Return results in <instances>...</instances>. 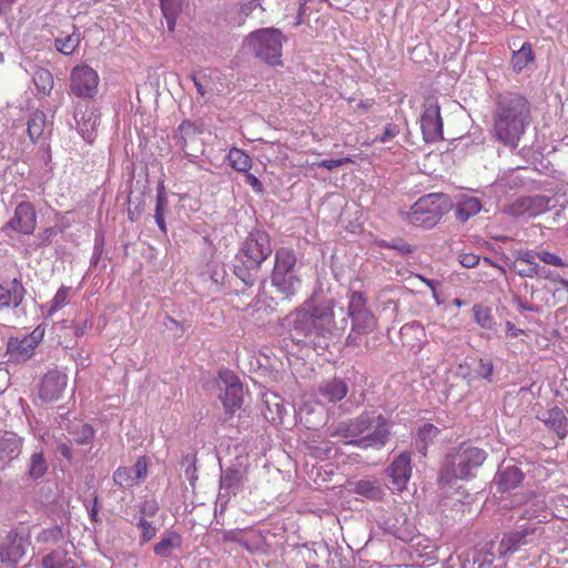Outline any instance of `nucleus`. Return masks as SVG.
<instances>
[{
	"label": "nucleus",
	"instance_id": "ea45409f",
	"mask_svg": "<svg viewBox=\"0 0 568 568\" xmlns=\"http://www.w3.org/2000/svg\"><path fill=\"white\" fill-rule=\"evenodd\" d=\"M81 41V34L74 30L71 34L65 37H58L54 39L55 49L64 55L72 54L79 47Z\"/></svg>",
	"mask_w": 568,
	"mask_h": 568
},
{
	"label": "nucleus",
	"instance_id": "aec40b11",
	"mask_svg": "<svg viewBox=\"0 0 568 568\" xmlns=\"http://www.w3.org/2000/svg\"><path fill=\"white\" fill-rule=\"evenodd\" d=\"M348 393V385L341 377L324 379L318 384L317 397L323 404H335L345 398Z\"/></svg>",
	"mask_w": 568,
	"mask_h": 568
},
{
	"label": "nucleus",
	"instance_id": "c756f323",
	"mask_svg": "<svg viewBox=\"0 0 568 568\" xmlns=\"http://www.w3.org/2000/svg\"><path fill=\"white\" fill-rule=\"evenodd\" d=\"M22 439L11 432L0 430V459L12 460L21 453Z\"/></svg>",
	"mask_w": 568,
	"mask_h": 568
},
{
	"label": "nucleus",
	"instance_id": "7ed1b4c3",
	"mask_svg": "<svg viewBox=\"0 0 568 568\" xmlns=\"http://www.w3.org/2000/svg\"><path fill=\"white\" fill-rule=\"evenodd\" d=\"M493 120L496 140L515 150L531 121L530 103L520 93H498L495 98Z\"/></svg>",
	"mask_w": 568,
	"mask_h": 568
},
{
	"label": "nucleus",
	"instance_id": "5701e85b",
	"mask_svg": "<svg viewBox=\"0 0 568 568\" xmlns=\"http://www.w3.org/2000/svg\"><path fill=\"white\" fill-rule=\"evenodd\" d=\"M26 288L18 278L0 283V310L19 307L26 296Z\"/></svg>",
	"mask_w": 568,
	"mask_h": 568
},
{
	"label": "nucleus",
	"instance_id": "6e6d98bb",
	"mask_svg": "<svg viewBox=\"0 0 568 568\" xmlns=\"http://www.w3.org/2000/svg\"><path fill=\"white\" fill-rule=\"evenodd\" d=\"M94 429L90 424H83L75 433V442L79 445L89 444L94 437Z\"/></svg>",
	"mask_w": 568,
	"mask_h": 568
},
{
	"label": "nucleus",
	"instance_id": "dca6fc26",
	"mask_svg": "<svg viewBox=\"0 0 568 568\" xmlns=\"http://www.w3.org/2000/svg\"><path fill=\"white\" fill-rule=\"evenodd\" d=\"M412 455L409 452H403L394 458L386 469L390 478V489L393 491H403L412 477Z\"/></svg>",
	"mask_w": 568,
	"mask_h": 568
},
{
	"label": "nucleus",
	"instance_id": "37998d69",
	"mask_svg": "<svg viewBox=\"0 0 568 568\" xmlns=\"http://www.w3.org/2000/svg\"><path fill=\"white\" fill-rule=\"evenodd\" d=\"M231 166L239 172H247L252 166V160L244 151L232 148L227 154Z\"/></svg>",
	"mask_w": 568,
	"mask_h": 568
},
{
	"label": "nucleus",
	"instance_id": "20e7f679",
	"mask_svg": "<svg viewBox=\"0 0 568 568\" xmlns=\"http://www.w3.org/2000/svg\"><path fill=\"white\" fill-rule=\"evenodd\" d=\"M272 252L268 234L260 229L253 230L248 233L235 256L234 275L245 286L254 285L261 265L271 256Z\"/></svg>",
	"mask_w": 568,
	"mask_h": 568
},
{
	"label": "nucleus",
	"instance_id": "a211bd4d",
	"mask_svg": "<svg viewBox=\"0 0 568 568\" xmlns=\"http://www.w3.org/2000/svg\"><path fill=\"white\" fill-rule=\"evenodd\" d=\"M202 132L203 128L201 124L190 120H184L173 134L175 144L183 151L184 158H186L192 163L196 162L197 155L190 153L187 148L197 142L199 135L202 134Z\"/></svg>",
	"mask_w": 568,
	"mask_h": 568
},
{
	"label": "nucleus",
	"instance_id": "864d4df0",
	"mask_svg": "<svg viewBox=\"0 0 568 568\" xmlns=\"http://www.w3.org/2000/svg\"><path fill=\"white\" fill-rule=\"evenodd\" d=\"M169 211V200L164 191V186L161 184L156 189V203L154 214L165 215Z\"/></svg>",
	"mask_w": 568,
	"mask_h": 568
},
{
	"label": "nucleus",
	"instance_id": "e2e57ef3",
	"mask_svg": "<svg viewBox=\"0 0 568 568\" xmlns=\"http://www.w3.org/2000/svg\"><path fill=\"white\" fill-rule=\"evenodd\" d=\"M131 470H133V475H134V478H136V480H141V479H144L148 475V462H146V458L143 456V457H140L133 467H130Z\"/></svg>",
	"mask_w": 568,
	"mask_h": 568
},
{
	"label": "nucleus",
	"instance_id": "f3484780",
	"mask_svg": "<svg viewBox=\"0 0 568 568\" xmlns=\"http://www.w3.org/2000/svg\"><path fill=\"white\" fill-rule=\"evenodd\" d=\"M37 226V213L30 202H21L16 209L13 216L7 222L6 229L21 234H32Z\"/></svg>",
	"mask_w": 568,
	"mask_h": 568
},
{
	"label": "nucleus",
	"instance_id": "bf43d9fd",
	"mask_svg": "<svg viewBox=\"0 0 568 568\" xmlns=\"http://www.w3.org/2000/svg\"><path fill=\"white\" fill-rule=\"evenodd\" d=\"M539 260L545 264H549L557 267H564L568 265L560 256L548 251H539Z\"/></svg>",
	"mask_w": 568,
	"mask_h": 568
},
{
	"label": "nucleus",
	"instance_id": "a18cd8bd",
	"mask_svg": "<svg viewBox=\"0 0 568 568\" xmlns=\"http://www.w3.org/2000/svg\"><path fill=\"white\" fill-rule=\"evenodd\" d=\"M473 314L475 322L485 329H491L494 326V318L490 310L481 304H475L473 306Z\"/></svg>",
	"mask_w": 568,
	"mask_h": 568
},
{
	"label": "nucleus",
	"instance_id": "7c9ffc66",
	"mask_svg": "<svg viewBox=\"0 0 568 568\" xmlns=\"http://www.w3.org/2000/svg\"><path fill=\"white\" fill-rule=\"evenodd\" d=\"M64 539V532L61 526L53 525L43 528L34 538L36 546L39 551H44L53 546L59 545Z\"/></svg>",
	"mask_w": 568,
	"mask_h": 568
},
{
	"label": "nucleus",
	"instance_id": "79ce46f5",
	"mask_svg": "<svg viewBox=\"0 0 568 568\" xmlns=\"http://www.w3.org/2000/svg\"><path fill=\"white\" fill-rule=\"evenodd\" d=\"M367 301L362 292H353L349 295V302L347 307V313L344 311L346 320L348 317L357 316L363 314L372 313L367 308Z\"/></svg>",
	"mask_w": 568,
	"mask_h": 568
},
{
	"label": "nucleus",
	"instance_id": "3c124183",
	"mask_svg": "<svg viewBox=\"0 0 568 568\" xmlns=\"http://www.w3.org/2000/svg\"><path fill=\"white\" fill-rule=\"evenodd\" d=\"M474 371L477 376L486 382L490 383L493 381L494 365L490 359L480 358Z\"/></svg>",
	"mask_w": 568,
	"mask_h": 568
},
{
	"label": "nucleus",
	"instance_id": "f8f14e48",
	"mask_svg": "<svg viewBox=\"0 0 568 568\" xmlns=\"http://www.w3.org/2000/svg\"><path fill=\"white\" fill-rule=\"evenodd\" d=\"M44 329L38 326L30 334L24 335L23 337H10L7 343L9 361L22 363L30 359L42 341Z\"/></svg>",
	"mask_w": 568,
	"mask_h": 568
},
{
	"label": "nucleus",
	"instance_id": "9d476101",
	"mask_svg": "<svg viewBox=\"0 0 568 568\" xmlns=\"http://www.w3.org/2000/svg\"><path fill=\"white\" fill-rule=\"evenodd\" d=\"M554 202V197L544 194L520 196L507 205L505 212L514 217L531 219L546 213L555 206Z\"/></svg>",
	"mask_w": 568,
	"mask_h": 568
},
{
	"label": "nucleus",
	"instance_id": "c9c22d12",
	"mask_svg": "<svg viewBox=\"0 0 568 568\" xmlns=\"http://www.w3.org/2000/svg\"><path fill=\"white\" fill-rule=\"evenodd\" d=\"M33 83L41 95H49L53 89V75L44 68L36 67L32 73Z\"/></svg>",
	"mask_w": 568,
	"mask_h": 568
},
{
	"label": "nucleus",
	"instance_id": "a878e982",
	"mask_svg": "<svg viewBox=\"0 0 568 568\" xmlns=\"http://www.w3.org/2000/svg\"><path fill=\"white\" fill-rule=\"evenodd\" d=\"M271 283L276 291L283 295V298L291 300L301 286V278L297 275V272H294L281 274L278 276H271Z\"/></svg>",
	"mask_w": 568,
	"mask_h": 568
},
{
	"label": "nucleus",
	"instance_id": "4be33fe9",
	"mask_svg": "<svg viewBox=\"0 0 568 568\" xmlns=\"http://www.w3.org/2000/svg\"><path fill=\"white\" fill-rule=\"evenodd\" d=\"M68 383V376L59 371H50L44 375L40 386V397L53 402L61 397Z\"/></svg>",
	"mask_w": 568,
	"mask_h": 568
},
{
	"label": "nucleus",
	"instance_id": "423d86ee",
	"mask_svg": "<svg viewBox=\"0 0 568 568\" xmlns=\"http://www.w3.org/2000/svg\"><path fill=\"white\" fill-rule=\"evenodd\" d=\"M453 207L447 194L429 193L419 197L406 213V221L418 227L432 229Z\"/></svg>",
	"mask_w": 568,
	"mask_h": 568
},
{
	"label": "nucleus",
	"instance_id": "72a5a7b5",
	"mask_svg": "<svg viewBox=\"0 0 568 568\" xmlns=\"http://www.w3.org/2000/svg\"><path fill=\"white\" fill-rule=\"evenodd\" d=\"M42 568H78V566L67 550L58 548L42 558Z\"/></svg>",
	"mask_w": 568,
	"mask_h": 568
},
{
	"label": "nucleus",
	"instance_id": "0e129e2a",
	"mask_svg": "<svg viewBox=\"0 0 568 568\" xmlns=\"http://www.w3.org/2000/svg\"><path fill=\"white\" fill-rule=\"evenodd\" d=\"M351 162L352 160L349 158L325 159L318 163V166L331 171Z\"/></svg>",
	"mask_w": 568,
	"mask_h": 568
},
{
	"label": "nucleus",
	"instance_id": "f257e3e1",
	"mask_svg": "<svg viewBox=\"0 0 568 568\" xmlns=\"http://www.w3.org/2000/svg\"><path fill=\"white\" fill-rule=\"evenodd\" d=\"M344 308L336 310L334 300L321 302L307 301L288 313L282 322L292 342L315 352L327 349L333 338L339 337L346 329Z\"/></svg>",
	"mask_w": 568,
	"mask_h": 568
},
{
	"label": "nucleus",
	"instance_id": "0eeeda50",
	"mask_svg": "<svg viewBox=\"0 0 568 568\" xmlns=\"http://www.w3.org/2000/svg\"><path fill=\"white\" fill-rule=\"evenodd\" d=\"M285 37L282 31L265 28L251 32L246 42L253 54L270 65L282 64V48Z\"/></svg>",
	"mask_w": 568,
	"mask_h": 568
},
{
	"label": "nucleus",
	"instance_id": "8fccbe9b",
	"mask_svg": "<svg viewBox=\"0 0 568 568\" xmlns=\"http://www.w3.org/2000/svg\"><path fill=\"white\" fill-rule=\"evenodd\" d=\"M182 467H184V473L186 479L190 481L191 485L194 484V481L197 479L196 476V455L194 453H187L183 455Z\"/></svg>",
	"mask_w": 568,
	"mask_h": 568
},
{
	"label": "nucleus",
	"instance_id": "338daca9",
	"mask_svg": "<svg viewBox=\"0 0 568 568\" xmlns=\"http://www.w3.org/2000/svg\"><path fill=\"white\" fill-rule=\"evenodd\" d=\"M540 265H527L525 268L518 270L517 273L521 277H534L540 274Z\"/></svg>",
	"mask_w": 568,
	"mask_h": 568
},
{
	"label": "nucleus",
	"instance_id": "2eb2a0df",
	"mask_svg": "<svg viewBox=\"0 0 568 568\" xmlns=\"http://www.w3.org/2000/svg\"><path fill=\"white\" fill-rule=\"evenodd\" d=\"M245 481L244 473L237 468H227L222 471L220 478V491L216 498V507L224 511L232 496H236Z\"/></svg>",
	"mask_w": 568,
	"mask_h": 568
},
{
	"label": "nucleus",
	"instance_id": "13d9d810",
	"mask_svg": "<svg viewBox=\"0 0 568 568\" xmlns=\"http://www.w3.org/2000/svg\"><path fill=\"white\" fill-rule=\"evenodd\" d=\"M383 246L387 247V248L396 250L404 255L410 254L414 252V246H412L410 244H408L406 241H404L402 239H395V240H392L390 242H383Z\"/></svg>",
	"mask_w": 568,
	"mask_h": 568
},
{
	"label": "nucleus",
	"instance_id": "6e6552de",
	"mask_svg": "<svg viewBox=\"0 0 568 568\" xmlns=\"http://www.w3.org/2000/svg\"><path fill=\"white\" fill-rule=\"evenodd\" d=\"M540 524V520L529 521L505 532L497 548L499 557L513 555L524 546L537 545L545 534Z\"/></svg>",
	"mask_w": 568,
	"mask_h": 568
},
{
	"label": "nucleus",
	"instance_id": "a19ab883",
	"mask_svg": "<svg viewBox=\"0 0 568 568\" xmlns=\"http://www.w3.org/2000/svg\"><path fill=\"white\" fill-rule=\"evenodd\" d=\"M162 13L166 20L168 29L174 30L175 20L182 10V0H160Z\"/></svg>",
	"mask_w": 568,
	"mask_h": 568
},
{
	"label": "nucleus",
	"instance_id": "412c9836",
	"mask_svg": "<svg viewBox=\"0 0 568 568\" xmlns=\"http://www.w3.org/2000/svg\"><path fill=\"white\" fill-rule=\"evenodd\" d=\"M523 479V471L513 460H504L498 467L494 483L499 491L505 493L518 487Z\"/></svg>",
	"mask_w": 568,
	"mask_h": 568
},
{
	"label": "nucleus",
	"instance_id": "ddd939ff",
	"mask_svg": "<svg viewBox=\"0 0 568 568\" xmlns=\"http://www.w3.org/2000/svg\"><path fill=\"white\" fill-rule=\"evenodd\" d=\"M217 384L223 388L221 399L225 412L233 414L243 404L244 392L239 377L229 369H222L219 372Z\"/></svg>",
	"mask_w": 568,
	"mask_h": 568
},
{
	"label": "nucleus",
	"instance_id": "49530a36",
	"mask_svg": "<svg viewBox=\"0 0 568 568\" xmlns=\"http://www.w3.org/2000/svg\"><path fill=\"white\" fill-rule=\"evenodd\" d=\"M113 481L122 488L133 487L138 480L134 478L133 470L130 467H118L113 473Z\"/></svg>",
	"mask_w": 568,
	"mask_h": 568
},
{
	"label": "nucleus",
	"instance_id": "2f4dec72",
	"mask_svg": "<svg viewBox=\"0 0 568 568\" xmlns=\"http://www.w3.org/2000/svg\"><path fill=\"white\" fill-rule=\"evenodd\" d=\"M481 210V203L478 197L462 194L458 196L456 202V217L462 221L466 222L471 216L479 213Z\"/></svg>",
	"mask_w": 568,
	"mask_h": 568
},
{
	"label": "nucleus",
	"instance_id": "69168bd1",
	"mask_svg": "<svg viewBox=\"0 0 568 568\" xmlns=\"http://www.w3.org/2000/svg\"><path fill=\"white\" fill-rule=\"evenodd\" d=\"M459 263L467 268L475 267L479 263V256L473 253H463L459 255Z\"/></svg>",
	"mask_w": 568,
	"mask_h": 568
},
{
	"label": "nucleus",
	"instance_id": "052dcab7",
	"mask_svg": "<svg viewBox=\"0 0 568 568\" xmlns=\"http://www.w3.org/2000/svg\"><path fill=\"white\" fill-rule=\"evenodd\" d=\"M426 331L428 332L430 338L434 342L445 341L444 333H446L447 329L444 325H439L437 323H428L426 326Z\"/></svg>",
	"mask_w": 568,
	"mask_h": 568
},
{
	"label": "nucleus",
	"instance_id": "09e8293b",
	"mask_svg": "<svg viewBox=\"0 0 568 568\" xmlns=\"http://www.w3.org/2000/svg\"><path fill=\"white\" fill-rule=\"evenodd\" d=\"M69 293H70V287H67V286H61L57 291L54 297L51 301L50 307L48 310V316H52L55 312H58L59 310H61L63 306H65L68 304Z\"/></svg>",
	"mask_w": 568,
	"mask_h": 568
},
{
	"label": "nucleus",
	"instance_id": "58836bf2",
	"mask_svg": "<svg viewBox=\"0 0 568 568\" xmlns=\"http://www.w3.org/2000/svg\"><path fill=\"white\" fill-rule=\"evenodd\" d=\"M439 429L430 423L420 426L416 435V447L418 452L425 455L427 445L437 437Z\"/></svg>",
	"mask_w": 568,
	"mask_h": 568
},
{
	"label": "nucleus",
	"instance_id": "4c0bfd02",
	"mask_svg": "<svg viewBox=\"0 0 568 568\" xmlns=\"http://www.w3.org/2000/svg\"><path fill=\"white\" fill-rule=\"evenodd\" d=\"M535 59L531 44L524 42L521 48L514 51L511 57L513 69L516 72H521Z\"/></svg>",
	"mask_w": 568,
	"mask_h": 568
},
{
	"label": "nucleus",
	"instance_id": "b1692460",
	"mask_svg": "<svg viewBox=\"0 0 568 568\" xmlns=\"http://www.w3.org/2000/svg\"><path fill=\"white\" fill-rule=\"evenodd\" d=\"M352 328L347 336L346 343L351 346H359L362 336L368 335L375 329L376 318L373 313L353 316Z\"/></svg>",
	"mask_w": 568,
	"mask_h": 568
},
{
	"label": "nucleus",
	"instance_id": "603ef678",
	"mask_svg": "<svg viewBox=\"0 0 568 568\" xmlns=\"http://www.w3.org/2000/svg\"><path fill=\"white\" fill-rule=\"evenodd\" d=\"M139 508V516L146 519L148 517H154L159 511V504L154 499H145L141 501L138 506Z\"/></svg>",
	"mask_w": 568,
	"mask_h": 568
},
{
	"label": "nucleus",
	"instance_id": "c85d7f7f",
	"mask_svg": "<svg viewBox=\"0 0 568 568\" xmlns=\"http://www.w3.org/2000/svg\"><path fill=\"white\" fill-rule=\"evenodd\" d=\"M385 529L397 539L406 542L413 540L415 536L414 525L408 523L404 515H400L399 518H388L385 523Z\"/></svg>",
	"mask_w": 568,
	"mask_h": 568
},
{
	"label": "nucleus",
	"instance_id": "6ab92c4d",
	"mask_svg": "<svg viewBox=\"0 0 568 568\" xmlns=\"http://www.w3.org/2000/svg\"><path fill=\"white\" fill-rule=\"evenodd\" d=\"M28 546L27 539L18 534H10L0 545V559L7 567L14 568L24 556Z\"/></svg>",
	"mask_w": 568,
	"mask_h": 568
},
{
	"label": "nucleus",
	"instance_id": "39448f33",
	"mask_svg": "<svg viewBox=\"0 0 568 568\" xmlns=\"http://www.w3.org/2000/svg\"><path fill=\"white\" fill-rule=\"evenodd\" d=\"M487 454L484 449L467 444L459 445L448 453L440 473V479H469L475 471L484 464Z\"/></svg>",
	"mask_w": 568,
	"mask_h": 568
},
{
	"label": "nucleus",
	"instance_id": "4d7b16f0",
	"mask_svg": "<svg viewBox=\"0 0 568 568\" xmlns=\"http://www.w3.org/2000/svg\"><path fill=\"white\" fill-rule=\"evenodd\" d=\"M515 256L517 262L526 263L527 265H539L537 260H539V252H535L531 250H518L515 252Z\"/></svg>",
	"mask_w": 568,
	"mask_h": 568
},
{
	"label": "nucleus",
	"instance_id": "bb28decb",
	"mask_svg": "<svg viewBox=\"0 0 568 568\" xmlns=\"http://www.w3.org/2000/svg\"><path fill=\"white\" fill-rule=\"evenodd\" d=\"M296 270V255L292 248L280 247L275 251L272 276L294 273Z\"/></svg>",
	"mask_w": 568,
	"mask_h": 568
},
{
	"label": "nucleus",
	"instance_id": "9b49d317",
	"mask_svg": "<svg viewBox=\"0 0 568 568\" xmlns=\"http://www.w3.org/2000/svg\"><path fill=\"white\" fill-rule=\"evenodd\" d=\"M99 80L98 72L91 67L77 65L70 75L71 92L82 100L91 101L98 93Z\"/></svg>",
	"mask_w": 568,
	"mask_h": 568
},
{
	"label": "nucleus",
	"instance_id": "5fc2aeb1",
	"mask_svg": "<svg viewBox=\"0 0 568 568\" xmlns=\"http://www.w3.org/2000/svg\"><path fill=\"white\" fill-rule=\"evenodd\" d=\"M400 132V128L396 123H387L379 135H376L374 141L379 143H386L389 140L396 138Z\"/></svg>",
	"mask_w": 568,
	"mask_h": 568
},
{
	"label": "nucleus",
	"instance_id": "393cba45",
	"mask_svg": "<svg viewBox=\"0 0 568 568\" xmlns=\"http://www.w3.org/2000/svg\"><path fill=\"white\" fill-rule=\"evenodd\" d=\"M520 169H511L504 172L491 185L498 196H505L508 191L517 190L525 183V178L520 175Z\"/></svg>",
	"mask_w": 568,
	"mask_h": 568
},
{
	"label": "nucleus",
	"instance_id": "1a4fd4ad",
	"mask_svg": "<svg viewBox=\"0 0 568 568\" xmlns=\"http://www.w3.org/2000/svg\"><path fill=\"white\" fill-rule=\"evenodd\" d=\"M101 113L98 105L90 100H79L73 105V121L70 124L88 144H92L97 138Z\"/></svg>",
	"mask_w": 568,
	"mask_h": 568
},
{
	"label": "nucleus",
	"instance_id": "de8ad7c7",
	"mask_svg": "<svg viewBox=\"0 0 568 568\" xmlns=\"http://www.w3.org/2000/svg\"><path fill=\"white\" fill-rule=\"evenodd\" d=\"M136 527L141 530L140 534V544L144 545L151 541L158 532V528L152 521L144 519L143 517H135Z\"/></svg>",
	"mask_w": 568,
	"mask_h": 568
},
{
	"label": "nucleus",
	"instance_id": "774afa93",
	"mask_svg": "<svg viewBox=\"0 0 568 568\" xmlns=\"http://www.w3.org/2000/svg\"><path fill=\"white\" fill-rule=\"evenodd\" d=\"M246 181L255 192H257V193L263 192V185H262L261 181L254 174H251V173L246 174Z\"/></svg>",
	"mask_w": 568,
	"mask_h": 568
},
{
	"label": "nucleus",
	"instance_id": "c03bdc74",
	"mask_svg": "<svg viewBox=\"0 0 568 568\" xmlns=\"http://www.w3.org/2000/svg\"><path fill=\"white\" fill-rule=\"evenodd\" d=\"M45 126V115L41 111H36L31 114L28 121V133L31 140L40 138Z\"/></svg>",
	"mask_w": 568,
	"mask_h": 568
},
{
	"label": "nucleus",
	"instance_id": "cd10ccee",
	"mask_svg": "<svg viewBox=\"0 0 568 568\" xmlns=\"http://www.w3.org/2000/svg\"><path fill=\"white\" fill-rule=\"evenodd\" d=\"M541 420L548 429L555 432L560 440L565 439L568 434V419L564 410L559 407H552L547 410Z\"/></svg>",
	"mask_w": 568,
	"mask_h": 568
},
{
	"label": "nucleus",
	"instance_id": "e433bc0d",
	"mask_svg": "<svg viewBox=\"0 0 568 568\" xmlns=\"http://www.w3.org/2000/svg\"><path fill=\"white\" fill-rule=\"evenodd\" d=\"M48 471V463L43 456V452H34L29 459L27 477L32 480L42 478Z\"/></svg>",
	"mask_w": 568,
	"mask_h": 568
},
{
	"label": "nucleus",
	"instance_id": "680f3d73",
	"mask_svg": "<svg viewBox=\"0 0 568 568\" xmlns=\"http://www.w3.org/2000/svg\"><path fill=\"white\" fill-rule=\"evenodd\" d=\"M60 230L55 226L47 227L38 234V245L45 246L52 242V239L59 234Z\"/></svg>",
	"mask_w": 568,
	"mask_h": 568
},
{
	"label": "nucleus",
	"instance_id": "473e14b6",
	"mask_svg": "<svg viewBox=\"0 0 568 568\" xmlns=\"http://www.w3.org/2000/svg\"><path fill=\"white\" fill-rule=\"evenodd\" d=\"M353 491L371 500H381L384 496V488L378 479H361L354 484Z\"/></svg>",
	"mask_w": 568,
	"mask_h": 568
},
{
	"label": "nucleus",
	"instance_id": "4468645a",
	"mask_svg": "<svg viewBox=\"0 0 568 568\" xmlns=\"http://www.w3.org/2000/svg\"><path fill=\"white\" fill-rule=\"evenodd\" d=\"M420 129L424 140L427 143L443 140V121L440 108L437 102L428 99L424 104V111L420 116Z\"/></svg>",
	"mask_w": 568,
	"mask_h": 568
},
{
	"label": "nucleus",
	"instance_id": "f704fd0d",
	"mask_svg": "<svg viewBox=\"0 0 568 568\" xmlns=\"http://www.w3.org/2000/svg\"><path fill=\"white\" fill-rule=\"evenodd\" d=\"M182 545V536L176 531H168L153 547V551L161 558H169L174 549Z\"/></svg>",
	"mask_w": 568,
	"mask_h": 568
},
{
	"label": "nucleus",
	"instance_id": "f03ea898",
	"mask_svg": "<svg viewBox=\"0 0 568 568\" xmlns=\"http://www.w3.org/2000/svg\"><path fill=\"white\" fill-rule=\"evenodd\" d=\"M393 423L378 409H365L353 418L332 424L327 435L364 450H382L390 442Z\"/></svg>",
	"mask_w": 568,
	"mask_h": 568
}]
</instances>
